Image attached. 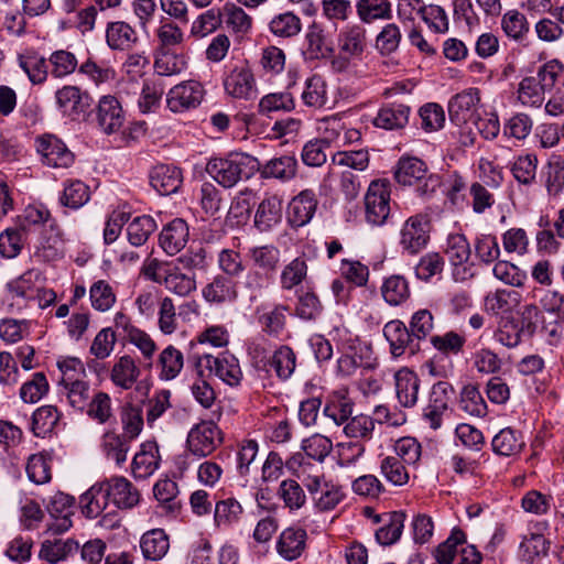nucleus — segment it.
I'll return each mask as SVG.
<instances>
[{"label":"nucleus","instance_id":"f704fd0d","mask_svg":"<svg viewBox=\"0 0 564 564\" xmlns=\"http://www.w3.org/2000/svg\"><path fill=\"white\" fill-rule=\"evenodd\" d=\"M306 51L312 58H332L334 45L330 36L318 24L308 26L305 34Z\"/></svg>","mask_w":564,"mask_h":564},{"label":"nucleus","instance_id":"de8ad7c7","mask_svg":"<svg viewBox=\"0 0 564 564\" xmlns=\"http://www.w3.org/2000/svg\"><path fill=\"white\" fill-rule=\"evenodd\" d=\"M86 414L99 424H107L113 419L111 398L104 391L96 392L87 402Z\"/></svg>","mask_w":564,"mask_h":564},{"label":"nucleus","instance_id":"a19ab883","mask_svg":"<svg viewBox=\"0 0 564 564\" xmlns=\"http://www.w3.org/2000/svg\"><path fill=\"white\" fill-rule=\"evenodd\" d=\"M106 494L105 485L100 482L91 486L80 496V508L87 518H97L107 508L110 500Z\"/></svg>","mask_w":564,"mask_h":564},{"label":"nucleus","instance_id":"052dcab7","mask_svg":"<svg viewBox=\"0 0 564 564\" xmlns=\"http://www.w3.org/2000/svg\"><path fill=\"white\" fill-rule=\"evenodd\" d=\"M270 31L279 37H293L302 30L301 19L292 12L280 13L269 23Z\"/></svg>","mask_w":564,"mask_h":564},{"label":"nucleus","instance_id":"5fc2aeb1","mask_svg":"<svg viewBox=\"0 0 564 564\" xmlns=\"http://www.w3.org/2000/svg\"><path fill=\"white\" fill-rule=\"evenodd\" d=\"M268 365L280 379L286 380L295 370L296 357L292 348L280 346L270 357Z\"/></svg>","mask_w":564,"mask_h":564},{"label":"nucleus","instance_id":"79ce46f5","mask_svg":"<svg viewBox=\"0 0 564 564\" xmlns=\"http://www.w3.org/2000/svg\"><path fill=\"white\" fill-rule=\"evenodd\" d=\"M132 441L115 431H107L101 438V448L108 459H112L117 465H122L127 460L130 443Z\"/></svg>","mask_w":564,"mask_h":564},{"label":"nucleus","instance_id":"603ef678","mask_svg":"<svg viewBox=\"0 0 564 564\" xmlns=\"http://www.w3.org/2000/svg\"><path fill=\"white\" fill-rule=\"evenodd\" d=\"M156 228V223L151 216H138L128 224V240L132 246H143Z\"/></svg>","mask_w":564,"mask_h":564},{"label":"nucleus","instance_id":"f257e3e1","mask_svg":"<svg viewBox=\"0 0 564 564\" xmlns=\"http://www.w3.org/2000/svg\"><path fill=\"white\" fill-rule=\"evenodd\" d=\"M260 170L257 158L247 153H231L227 158H214L206 164V172L226 188L241 180L251 178Z\"/></svg>","mask_w":564,"mask_h":564},{"label":"nucleus","instance_id":"4d7b16f0","mask_svg":"<svg viewBox=\"0 0 564 564\" xmlns=\"http://www.w3.org/2000/svg\"><path fill=\"white\" fill-rule=\"evenodd\" d=\"M459 408L465 413L482 417L487 414V404L478 388L474 384H466L459 395Z\"/></svg>","mask_w":564,"mask_h":564},{"label":"nucleus","instance_id":"f3484780","mask_svg":"<svg viewBox=\"0 0 564 564\" xmlns=\"http://www.w3.org/2000/svg\"><path fill=\"white\" fill-rule=\"evenodd\" d=\"M317 197L314 191L304 189L294 196L288 208V219L293 227L307 225L315 215Z\"/></svg>","mask_w":564,"mask_h":564},{"label":"nucleus","instance_id":"69168bd1","mask_svg":"<svg viewBox=\"0 0 564 564\" xmlns=\"http://www.w3.org/2000/svg\"><path fill=\"white\" fill-rule=\"evenodd\" d=\"M495 339L508 348L517 347L524 335L518 328V322L511 316L502 317L494 333Z\"/></svg>","mask_w":564,"mask_h":564},{"label":"nucleus","instance_id":"3c124183","mask_svg":"<svg viewBox=\"0 0 564 564\" xmlns=\"http://www.w3.org/2000/svg\"><path fill=\"white\" fill-rule=\"evenodd\" d=\"M243 508L235 498L220 500L215 506L214 520L218 528H229L238 523Z\"/></svg>","mask_w":564,"mask_h":564},{"label":"nucleus","instance_id":"c756f323","mask_svg":"<svg viewBox=\"0 0 564 564\" xmlns=\"http://www.w3.org/2000/svg\"><path fill=\"white\" fill-rule=\"evenodd\" d=\"M395 392L400 404L404 408H412L419 399L420 379L411 370L403 368L395 376Z\"/></svg>","mask_w":564,"mask_h":564},{"label":"nucleus","instance_id":"6e6d98bb","mask_svg":"<svg viewBox=\"0 0 564 564\" xmlns=\"http://www.w3.org/2000/svg\"><path fill=\"white\" fill-rule=\"evenodd\" d=\"M47 61L50 74L54 78L58 79L73 74L78 66V61L75 54L66 50L54 51Z\"/></svg>","mask_w":564,"mask_h":564},{"label":"nucleus","instance_id":"e433bc0d","mask_svg":"<svg viewBox=\"0 0 564 564\" xmlns=\"http://www.w3.org/2000/svg\"><path fill=\"white\" fill-rule=\"evenodd\" d=\"M144 558L159 561L165 556L170 549L167 534L162 529H153L144 533L140 541Z\"/></svg>","mask_w":564,"mask_h":564},{"label":"nucleus","instance_id":"412c9836","mask_svg":"<svg viewBox=\"0 0 564 564\" xmlns=\"http://www.w3.org/2000/svg\"><path fill=\"white\" fill-rule=\"evenodd\" d=\"M188 236V226L185 220L175 218L163 227L159 236V242L164 252L169 256H175L184 249Z\"/></svg>","mask_w":564,"mask_h":564},{"label":"nucleus","instance_id":"7ed1b4c3","mask_svg":"<svg viewBox=\"0 0 564 564\" xmlns=\"http://www.w3.org/2000/svg\"><path fill=\"white\" fill-rule=\"evenodd\" d=\"M367 46V32L360 24L344 28L337 37V55L334 54L332 68L337 73L347 72L351 62L361 58Z\"/></svg>","mask_w":564,"mask_h":564},{"label":"nucleus","instance_id":"338daca9","mask_svg":"<svg viewBox=\"0 0 564 564\" xmlns=\"http://www.w3.org/2000/svg\"><path fill=\"white\" fill-rule=\"evenodd\" d=\"M445 252L453 265L466 263L471 254L470 245L463 234L448 235Z\"/></svg>","mask_w":564,"mask_h":564},{"label":"nucleus","instance_id":"0e129e2a","mask_svg":"<svg viewBox=\"0 0 564 564\" xmlns=\"http://www.w3.org/2000/svg\"><path fill=\"white\" fill-rule=\"evenodd\" d=\"M306 276V260L302 257H297L283 268L280 276L281 288L284 290H292L300 285Z\"/></svg>","mask_w":564,"mask_h":564},{"label":"nucleus","instance_id":"ddd939ff","mask_svg":"<svg viewBox=\"0 0 564 564\" xmlns=\"http://www.w3.org/2000/svg\"><path fill=\"white\" fill-rule=\"evenodd\" d=\"M37 152L43 163L52 167H68L74 162V154L56 137L47 134L37 139Z\"/></svg>","mask_w":564,"mask_h":564},{"label":"nucleus","instance_id":"4be33fe9","mask_svg":"<svg viewBox=\"0 0 564 564\" xmlns=\"http://www.w3.org/2000/svg\"><path fill=\"white\" fill-rule=\"evenodd\" d=\"M405 514L401 511L387 512L373 516V523H382L376 531V540L381 545H392L401 536L404 528Z\"/></svg>","mask_w":564,"mask_h":564},{"label":"nucleus","instance_id":"6e6552de","mask_svg":"<svg viewBox=\"0 0 564 564\" xmlns=\"http://www.w3.org/2000/svg\"><path fill=\"white\" fill-rule=\"evenodd\" d=\"M366 219L375 226L383 225L390 214V191L386 182L370 183L365 196Z\"/></svg>","mask_w":564,"mask_h":564},{"label":"nucleus","instance_id":"473e14b6","mask_svg":"<svg viewBox=\"0 0 564 564\" xmlns=\"http://www.w3.org/2000/svg\"><path fill=\"white\" fill-rule=\"evenodd\" d=\"M153 366L158 370L161 380L170 381L175 379L184 367L183 352L173 345L166 346L158 356Z\"/></svg>","mask_w":564,"mask_h":564},{"label":"nucleus","instance_id":"7c9ffc66","mask_svg":"<svg viewBox=\"0 0 564 564\" xmlns=\"http://www.w3.org/2000/svg\"><path fill=\"white\" fill-rule=\"evenodd\" d=\"M410 107L404 104H388L382 106L373 124L386 130H398L404 128L409 122Z\"/></svg>","mask_w":564,"mask_h":564},{"label":"nucleus","instance_id":"393cba45","mask_svg":"<svg viewBox=\"0 0 564 564\" xmlns=\"http://www.w3.org/2000/svg\"><path fill=\"white\" fill-rule=\"evenodd\" d=\"M139 42L135 30L123 21L109 22L106 28V43L112 51H130Z\"/></svg>","mask_w":564,"mask_h":564},{"label":"nucleus","instance_id":"bf43d9fd","mask_svg":"<svg viewBox=\"0 0 564 564\" xmlns=\"http://www.w3.org/2000/svg\"><path fill=\"white\" fill-rule=\"evenodd\" d=\"M25 471L30 481L44 485L52 478L51 458L45 453L33 454L28 458Z\"/></svg>","mask_w":564,"mask_h":564},{"label":"nucleus","instance_id":"aec40b11","mask_svg":"<svg viewBox=\"0 0 564 564\" xmlns=\"http://www.w3.org/2000/svg\"><path fill=\"white\" fill-rule=\"evenodd\" d=\"M355 403L347 390H337L326 397L324 416L335 426L344 425L352 415Z\"/></svg>","mask_w":564,"mask_h":564},{"label":"nucleus","instance_id":"9b49d317","mask_svg":"<svg viewBox=\"0 0 564 564\" xmlns=\"http://www.w3.org/2000/svg\"><path fill=\"white\" fill-rule=\"evenodd\" d=\"M455 390L449 382L438 381L433 384L429 404L423 412V419L433 430L441 427L443 415L448 410L449 402L453 399Z\"/></svg>","mask_w":564,"mask_h":564},{"label":"nucleus","instance_id":"6ab92c4d","mask_svg":"<svg viewBox=\"0 0 564 564\" xmlns=\"http://www.w3.org/2000/svg\"><path fill=\"white\" fill-rule=\"evenodd\" d=\"M480 98L476 90H465L454 96L448 104L449 119L457 126L475 121Z\"/></svg>","mask_w":564,"mask_h":564},{"label":"nucleus","instance_id":"680f3d73","mask_svg":"<svg viewBox=\"0 0 564 564\" xmlns=\"http://www.w3.org/2000/svg\"><path fill=\"white\" fill-rule=\"evenodd\" d=\"M303 102L313 108H322L327 101L326 83L318 75H313L305 82L302 93Z\"/></svg>","mask_w":564,"mask_h":564},{"label":"nucleus","instance_id":"774afa93","mask_svg":"<svg viewBox=\"0 0 564 564\" xmlns=\"http://www.w3.org/2000/svg\"><path fill=\"white\" fill-rule=\"evenodd\" d=\"M538 158L534 154H524L516 158L511 165L513 177L523 185H530L535 181Z\"/></svg>","mask_w":564,"mask_h":564},{"label":"nucleus","instance_id":"a18cd8bd","mask_svg":"<svg viewBox=\"0 0 564 564\" xmlns=\"http://www.w3.org/2000/svg\"><path fill=\"white\" fill-rule=\"evenodd\" d=\"M276 496L290 511L300 510L306 503V494L295 479H284L280 482Z\"/></svg>","mask_w":564,"mask_h":564},{"label":"nucleus","instance_id":"864d4df0","mask_svg":"<svg viewBox=\"0 0 564 564\" xmlns=\"http://www.w3.org/2000/svg\"><path fill=\"white\" fill-rule=\"evenodd\" d=\"M381 294L388 304L400 305L410 296L408 281L401 275H391L384 280Z\"/></svg>","mask_w":564,"mask_h":564},{"label":"nucleus","instance_id":"5701e85b","mask_svg":"<svg viewBox=\"0 0 564 564\" xmlns=\"http://www.w3.org/2000/svg\"><path fill=\"white\" fill-rule=\"evenodd\" d=\"M202 295L206 302L220 305L235 302L238 291L232 280L218 274L203 288Z\"/></svg>","mask_w":564,"mask_h":564},{"label":"nucleus","instance_id":"37998d69","mask_svg":"<svg viewBox=\"0 0 564 564\" xmlns=\"http://www.w3.org/2000/svg\"><path fill=\"white\" fill-rule=\"evenodd\" d=\"M159 467L158 448L152 444H143L132 460V474L135 478L150 477Z\"/></svg>","mask_w":564,"mask_h":564},{"label":"nucleus","instance_id":"c9c22d12","mask_svg":"<svg viewBox=\"0 0 564 564\" xmlns=\"http://www.w3.org/2000/svg\"><path fill=\"white\" fill-rule=\"evenodd\" d=\"M88 95L83 93L79 87L65 85L55 93L56 105L66 113H79L88 107L86 100Z\"/></svg>","mask_w":564,"mask_h":564},{"label":"nucleus","instance_id":"b1692460","mask_svg":"<svg viewBox=\"0 0 564 564\" xmlns=\"http://www.w3.org/2000/svg\"><path fill=\"white\" fill-rule=\"evenodd\" d=\"M306 536L301 528L284 529L276 541L278 554L286 561L299 558L305 550Z\"/></svg>","mask_w":564,"mask_h":564},{"label":"nucleus","instance_id":"72a5a7b5","mask_svg":"<svg viewBox=\"0 0 564 564\" xmlns=\"http://www.w3.org/2000/svg\"><path fill=\"white\" fill-rule=\"evenodd\" d=\"M262 178H274L288 182L295 177L297 161L293 155H282L269 160L265 164L260 163L258 171Z\"/></svg>","mask_w":564,"mask_h":564},{"label":"nucleus","instance_id":"4c0bfd02","mask_svg":"<svg viewBox=\"0 0 564 564\" xmlns=\"http://www.w3.org/2000/svg\"><path fill=\"white\" fill-rule=\"evenodd\" d=\"M78 549L79 544L73 539L45 540L41 545L39 556L50 564H56L77 552Z\"/></svg>","mask_w":564,"mask_h":564},{"label":"nucleus","instance_id":"ea45409f","mask_svg":"<svg viewBox=\"0 0 564 564\" xmlns=\"http://www.w3.org/2000/svg\"><path fill=\"white\" fill-rule=\"evenodd\" d=\"M139 376L140 369L133 358L124 355L115 362L110 379L115 386L128 390L137 382Z\"/></svg>","mask_w":564,"mask_h":564},{"label":"nucleus","instance_id":"1a4fd4ad","mask_svg":"<svg viewBox=\"0 0 564 564\" xmlns=\"http://www.w3.org/2000/svg\"><path fill=\"white\" fill-rule=\"evenodd\" d=\"M221 433L213 421L196 424L188 433L187 446L198 457L210 455L221 443Z\"/></svg>","mask_w":564,"mask_h":564},{"label":"nucleus","instance_id":"c03bdc74","mask_svg":"<svg viewBox=\"0 0 564 564\" xmlns=\"http://www.w3.org/2000/svg\"><path fill=\"white\" fill-rule=\"evenodd\" d=\"M549 545V541L542 534L530 532L522 538L519 555L522 561L534 564L535 561L547 555Z\"/></svg>","mask_w":564,"mask_h":564},{"label":"nucleus","instance_id":"e2e57ef3","mask_svg":"<svg viewBox=\"0 0 564 564\" xmlns=\"http://www.w3.org/2000/svg\"><path fill=\"white\" fill-rule=\"evenodd\" d=\"M90 197L89 187L79 180L68 181L65 184L61 203L73 209L84 206Z\"/></svg>","mask_w":564,"mask_h":564},{"label":"nucleus","instance_id":"f8f14e48","mask_svg":"<svg viewBox=\"0 0 564 564\" xmlns=\"http://www.w3.org/2000/svg\"><path fill=\"white\" fill-rule=\"evenodd\" d=\"M199 365H204L217 378L230 387H237L242 380V370L239 360L231 354L223 352L218 356L204 355L199 358Z\"/></svg>","mask_w":564,"mask_h":564},{"label":"nucleus","instance_id":"423d86ee","mask_svg":"<svg viewBox=\"0 0 564 564\" xmlns=\"http://www.w3.org/2000/svg\"><path fill=\"white\" fill-rule=\"evenodd\" d=\"M431 219L427 214L409 217L400 229L399 245L403 252L414 256L430 241Z\"/></svg>","mask_w":564,"mask_h":564},{"label":"nucleus","instance_id":"a878e982","mask_svg":"<svg viewBox=\"0 0 564 564\" xmlns=\"http://www.w3.org/2000/svg\"><path fill=\"white\" fill-rule=\"evenodd\" d=\"M282 203L278 195L265 196L260 202L254 215V226L260 231H268L281 221Z\"/></svg>","mask_w":564,"mask_h":564},{"label":"nucleus","instance_id":"20e7f679","mask_svg":"<svg viewBox=\"0 0 564 564\" xmlns=\"http://www.w3.org/2000/svg\"><path fill=\"white\" fill-rule=\"evenodd\" d=\"M302 482L319 511L335 509L345 497L341 487L327 479L323 473L307 474Z\"/></svg>","mask_w":564,"mask_h":564},{"label":"nucleus","instance_id":"13d9d810","mask_svg":"<svg viewBox=\"0 0 564 564\" xmlns=\"http://www.w3.org/2000/svg\"><path fill=\"white\" fill-rule=\"evenodd\" d=\"M19 65L34 85L43 84L50 74L48 61L37 54L21 56Z\"/></svg>","mask_w":564,"mask_h":564},{"label":"nucleus","instance_id":"0eeeda50","mask_svg":"<svg viewBox=\"0 0 564 564\" xmlns=\"http://www.w3.org/2000/svg\"><path fill=\"white\" fill-rule=\"evenodd\" d=\"M227 96L238 100H251L257 97L258 88L252 69L247 63L234 66L223 79Z\"/></svg>","mask_w":564,"mask_h":564},{"label":"nucleus","instance_id":"cd10ccee","mask_svg":"<svg viewBox=\"0 0 564 564\" xmlns=\"http://www.w3.org/2000/svg\"><path fill=\"white\" fill-rule=\"evenodd\" d=\"M150 184L161 195L173 194L182 184L181 171L173 165H156L151 171Z\"/></svg>","mask_w":564,"mask_h":564},{"label":"nucleus","instance_id":"8fccbe9b","mask_svg":"<svg viewBox=\"0 0 564 564\" xmlns=\"http://www.w3.org/2000/svg\"><path fill=\"white\" fill-rule=\"evenodd\" d=\"M409 466L399 457L388 455L380 460V473L393 486H404L409 482Z\"/></svg>","mask_w":564,"mask_h":564},{"label":"nucleus","instance_id":"09e8293b","mask_svg":"<svg viewBox=\"0 0 564 564\" xmlns=\"http://www.w3.org/2000/svg\"><path fill=\"white\" fill-rule=\"evenodd\" d=\"M59 417L58 410L53 405H43L36 409L32 415L31 430L33 434L37 437H45L54 430Z\"/></svg>","mask_w":564,"mask_h":564},{"label":"nucleus","instance_id":"bb28decb","mask_svg":"<svg viewBox=\"0 0 564 564\" xmlns=\"http://www.w3.org/2000/svg\"><path fill=\"white\" fill-rule=\"evenodd\" d=\"M355 8L358 19L364 24L389 21L393 15L390 0H357Z\"/></svg>","mask_w":564,"mask_h":564},{"label":"nucleus","instance_id":"f03ea898","mask_svg":"<svg viewBox=\"0 0 564 564\" xmlns=\"http://www.w3.org/2000/svg\"><path fill=\"white\" fill-rule=\"evenodd\" d=\"M563 73V65L552 59L542 65L535 76L524 77L518 85V100L527 107H540L545 93L551 91Z\"/></svg>","mask_w":564,"mask_h":564},{"label":"nucleus","instance_id":"49530a36","mask_svg":"<svg viewBox=\"0 0 564 564\" xmlns=\"http://www.w3.org/2000/svg\"><path fill=\"white\" fill-rule=\"evenodd\" d=\"M491 445L496 454L513 456L521 452L524 442L520 433L510 427H506L494 436Z\"/></svg>","mask_w":564,"mask_h":564},{"label":"nucleus","instance_id":"4468645a","mask_svg":"<svg viewBox=\"0 0 564 564\" xmlns=\"http://www.w3.org/2000/svg\"><path fill=\"white\" fill-rule=\"evenodd\" d=\"M50 223L52 230L56 231L51 239L53 245L62 241V232L54 219L51 217L50 210L43 205H29L24 208L22 215L18 217V226L24 234L36 230L41 226Z\"/></svg>","mask_w":564,"mask_h":564},{"label":"nucleus","instance_id":"39448f33","mask_svg":"<svg viewBox=\"0 0 564 564\" xmlns=\"http://www.w3.org/2000/svg\"><path fill=\"white\" fill-rule=\"evenodd\" d=\"M426 166L423 161L416 158L401 159L398 163L394 177L402 185H417L420 195H426L435 191L440 185L438 177L426 176Z\"/></svg>","mask_w":564,"mask_h":564},{"label":"nucleus","instance_id":"2eb2a0df","mask_svg":"<svg viewBox=\"0 0 564 564\" xmlns=\"http://www.w3.org/2000/svg\"><path fill=\"white\" fill-rule=\"evenodd\" d=\"M96 118L104 133L112 134L118 132L124 122L121 104L113 96H102L98 102Z\"/></svg>","mask_w":564,"mask_h":564},{"label":"nucleus","instance_id":"9d476101","mask_svg":"<svg viewBox=\"0 0 564 564\" xmlns=\"http://www.w3.org/2000/svg\"><path fill=\"white\" fill-rule=\"evenodd\" d=\"M205 96L204 86L196 80H185L172 87L166 95V104L173 112H184L200 105Z\"/></svg>","mask_w":564,"mask_h":564},{"label":"nucleus","instance_id":"58836bf2","mask_svg":"<svg viewBox=\"0 0 564 564\" xmlns=\"http://www.w3.org/2000/svg\"><path fill=\"white\" fill-rule=\"evenodd\" d=\"M247 257L253 267L270 275L276 271L280 263V250L273 245L250 247Z\"/></svg>","mask_w":564,"mask_h":564},{"label":"nucleus","instance_id":"c85d7f7f","mask_svg":"<svg viewBox=\"0 0 564 564\" xmlns=\"http://www.w3.org/2000/svg\"><path fill=\"white\" fill-rule=\"evenodd\" d=\"M42 275L36 270H30L19 276L17 280L9 283V291L12 299L23 300L24 303L18 302V308L25 307L28 302H31L33 295L39 292L42 285Z\"/></svg>","mask_w":564,"mask_h":564},{"label":"nucleus","instance_id":"dca6fc26","mask_svg":"<svg viewBox=\"0 0 564 564\" xmlns=\"http://www.w3.org/2000/svg\"><path fill=\"white\" fill-rule=\"evenodd\" d=\"M383 334L390 344L391 354L394 357H400L406 351L414 355L420 348L410 329L401 321L387 323Z\"/></svg>","mask_w":564,"mask_h":564},{"label":"nucleus","instance_id":"a211bd4d","mask_svg":"<svg viewBox=\"0 0 564 564\" xmlns=\"http://www.w3.org/2000/svg\"><path fill=\"white\" fill-rule=\"evenodd\" d=\"M110 502L120 509H131L139 503L140 494L127 478L111 477L102 481Z\"/></svg>","mask_w":564,"mask_h":564},{"label":"nucleus","instance_id":"2f4dec72","mask_svg":"<svg viewBox=\"0 0 564 564\" xmlns=\"http://www.w3.org/2000/svg\"><path fill=\"white\" fill-rule=\"evenodd\" d=\"M162 285L169 292L185 297L196 290L195 274L184 272L176 262H171Z\"/></svg>","mask_w":564,"mask_h":564}]
</instances>
